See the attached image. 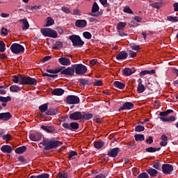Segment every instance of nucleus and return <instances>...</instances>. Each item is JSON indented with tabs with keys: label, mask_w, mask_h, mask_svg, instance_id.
<instances>
[{
	"label": "nucleus",
	"mask_w": 178,
	"mask_h": 178,
	"mask_svg": "<svg viewBox=\"0 0 178 178\" xmlns=\"http://www.w3.org/2000/svg\"><path fill=\"white\" fill-rule=\"evenodd\" d=\"M169 114H168V112L167 111H163V112H160L159 113V116L161 117H165V118H168V115Z\"/></svg>",
	"instance_id": "e2e57ef3"
},
{
	"label": "nucleus",
	"mask_w": 178,
	"mask_h": 178,
	"mask_svg": "<svg viewBox=\"0 0 178 178\" xmlns=\"http://www.w3.org/2000/svg\"><path fill=\"white\" fill-rule=\"evenodd\" d=\"M55 24V21L51 17H47V24L44 26L45 27H50V26H53Z\"/></svg>",
	"instance_id": "7c9ffc66"
},
{
	"label": "nucleus",
	"mask_w": 178,
	"mask_h": 178,
	"mask_svg": "<svg viewBox=\"0 0 178 178\" xmlns=\"http://www.w3.org/2000/svg\"><path fill=\"white\" fill-rule=\"evenodd\" d=\"M29 138L32 141H38L41 140V135L40 134H32L29 136Z\"/></svg>",
	"instance_id": "aec40b11"
},
{
	"label": "nucleus",
	"mask_w": 178,
	"mask_h": 178,
	"mask_svg": "<svg viewBox=\"0 0 178 178\" xmlns=\"http://www.w3.org/2000/svg\"><path fill=\"white\" fill-rule=\"evenodd\" d=\"M144 130H145V128L144 127V126L141 125L137 126L135 128V131H137L138 133H140V131H144Z\"/></svg>",
	"instance_id": "09e8293b"
},
{
	"label": "nucleus",
	"mask_w": 178,
	"mask_h": 178,
	"mask_svg": "<svg viewBox=\"0 0 178 178\" xmlns=\"http://www.w3.org/2000/svg\"><path fill=\"white\" fill-rule=\"evenodd\" d=\"M75 26L76 27H79V28H84L86 26H87V21L84 19H78L75 22Z\"/></svg>",
	"instance_id": "2eb2a0df"
},
{
	"label": "nucleus",
	"mask_w": 178,
	"mask_h": 178,
	"mask_svg": "<svg viewBox=\"0 0 178 178\" xmlns=\"http://www.w3.org/2000/svg\"><path fill=\"white\" fill-rule=\"evenodd\" d=\"M134 138L136 141H144L145 140V136L143 134H136Z\"/></svg>",
	"instance_id": "2f4dec72"
},
{
	"label": "nucleus",
	"mask_w": 178,
	"mask_h": 178,
	"mask_svg": "<svg viewBox=\"0 0 178 178\" xmlns=\"http://www.w3.org/2000/svg\"><path fill=\"white\" fill-rule=\"evenodd\" d=\"M54 48H62V42H56L54 44Z\"/></svg>",
	"instance_id": "13d9d810"
},
{
	"label": "nucleus",
	"mask_w": 178,
	"mask_h": 178,
	"mask_svg": "<svg viewBox=\"0 0 178 178\" xmlns=\"http://www.w3.org/2000/svg\"><path fill=\"white\" fill-rule=\"evenodd\" d=\"M167 20L172 22V23H176V22H178V17L169 16L167 17Z\"/></svg>",
	"instance_id": "ea45409f"
},
{
	"label": "nucleus",
	"mask_w": 178,
	"mask_h": 178,
	"mask_svg": "<svg viewBox=\"0 0 178 178\" xmlns=\"http://www.w3.org/2000/svg\"><path fill=\"white\" fill-rule=\"evenodd\" d=\"M58 178H68L69 175H67V172H60L57 175Z\"/></svg>",
	"instance_id": "c03bdc74"
},
{
	"label": "nucleus",
	"mask_w": 178,
	"mask_h": 178,
	"mask_svg": "<svg viewBox=\"0 0 178 178\" xmlns=\"http://www.w3.org/2000/svg\"><path fill=\"white\" fill-rule=\"evenodd\" d=\"M119 152H120V149L119 147H115V148L111 149L108 152L107 155L108 156H111V158H116Z\"/></svg>",
	"instance_id": "9b49d317"
},
{
	"label": "nucleus",
	"mask_w": 178,
	"mask_h": 178,
	"mask_svg": "<svg viewBox=\"0 0 178 178\" xmlns=\"http://www.w3.org/2000/svg\"><path fill=\"white\" fill-rule=\"evenodd\" d=\"M47 72H48V73L60 72L61 74H65L67 76H73V74H74V67L72 65V67H68L63 70H62L61 68H56L55 70H47Z\"/></svg>",
	"instance_id": "f257e3e1"
},
{
	"label": "nucleus",
	"mask_w": 178,
	"mask_h": 178,
	"mask_svg": "<svg viewBox=\"0 0 178 178\" xmlns=\"http://www.w3.org/2000/svg\"><path fill=\"white\" fill-rule=\"evenodd\" d=\"M138 83L137 90L140 94H141V92H144L145 91V87L143 85V79H139L138 80Z\"/></svg>",
	"instance_id": "4468645a"
},
{
	"label": "nucleus",
	"mask_w": 178,
	"mask_h": 178,
	"mask_svg": "<svg viewBox=\"0 0 178 178\" xmlns=\"http://www.w3.org/2000/svg\"><path fill=\"white\" fill-rule=\"evenodd\" d=\"M83 35L84 37V38H86V40H91L92 35H91V33H90V32H83Z\"/></svg>",
	"instance_id": "37998d69"
},
{
	"label": "nucleus",
	"mask_w": 178,
	"mask_h": 178,
	"mask_svg": "<svg viewBox=\"0 0 178 178\" xmlns=\"http://www.w3.org/2000/svg\"><path fill=\"white\" fill-rule=\"evenodd\" d=\"M148 174L147 172H142L138 175V178H148Z\"/></svg>",
	"instance_id": "6e6d98bb"
},
{
	"label": "nucleus",
	"mask_w": 178,
	"mask_h": 178,
	"mask_svg": "<svg viewBox=\"0 0 178 178\" xmlns=\"http://www.w3.org/2000/svg\"><path fill=\"white\" fill-rule=\"evenodd\" d=\"M26 150H27V147L26 146H22V147H17L15 149V153L23 154V152H26Z\"/></svg>",
	"instance_id": "cd10ccee"
},
{
	"label": "nucleus",
	"mask_w": 178,
	"mask_h": 178,
	"mask_svg": "<svg viewBox=\"0 0 178 178\" xmlns=\"http://www.w3.org/2000/svg\"><path fill=\"white\" fill-rule=\"evenodd\" d=\"M23 22V27L22 30H28L29 27H30V25L29 24V22H27V19H22Z\"/></svg>",
	"instance_id": "f704fd0d"
},
{
	"label": "nucleus",
	"mask_w": 178,
	"mask_h": 178,
	"mask_svg": "<svg viewBox=\"0 0 178 178\" xmlns=\"http://www.w3.org/2000/svg\"><path fill=\"white\" fill-rule=\"evenodd\" d=\"M22 90V88L20 86L13 85L10 87V91L11 92H19Z\"/></svg>",
	"instance_id": "393cba45"
},
{
	"label": "nucleus",
	"mask_w": 178,
	"mask_h": 178,
	"mask_svg": "<svg viewBox=\"0 0 178 178\" xmlns=\"http://www.w3.org/2000/svg\"><path fill=\"white\" fill-rule=\"evenodd\" d=\"M76 155H77V152L72 151L69 153L68 158L69 159H73V156H76Z\"/></svg>",
	"instance_id": "603ef678"
},
{
	"label": "nucleus",
	"mask_w": 178,
	"mask_h": 178,
	"mask_svg": "<svg viewBox=\"0 0 178 178\" xmlns=\"http://www.w3.org/2000/svg\"><path fill=\"white\" fill-rule=\"evenodd\" d=\"M29 178H49V175L48 174H42L38 176H31Z\"/></svg>",
	"instance_id": "58836bf2"
},
{
	"label": "nucleus",
	"mask_w": 178,
	"mask_h": 178,
	"mask_svg": "<svg viewBox=\"0 0 178 178\" xmlns=\"http://www.w3.org/2000/svg\"><path fill=\"white\" fill-rule=\"evenodd\" d=\"M70 119L71 120H80V119H83V114L80 111L74 112L70 115Z\"/></svg>",
	"instance_id": "1a4fd4ad"
},
{
	"label": "nucleus",
	"mask_w": 178,
	"mask_h": 178,
	"mask_svg": "<svg viewBox=\"0 0 178 178\" xmlns=\"http://www.w3.org/2000/svg\"><path fill=\"white\" fill-rule=\"evenodd\" d=\"M57 111L55 109H49L47 111V115H56Z\"/></svg>",
	"instance_id": "864d4df0"
},
{
	"label": "nucleus",
	"mask_w": 178,
	"mask_h": 178,
	"mask_svg": "<svg viewBox=\"0 0 178 178\" xmlns=\"http://www.w3.org/2000/svg\"><path fill=\"white\" fill-rule=\"evenodd\" d=\"M151 8H154V9H161L162 6H163V2L162 1L159 2H153L149 4Z\"/></svg>",
	"instance_id": "f3484780"
},
{
	"label": "nucleus",
	"mask_w": 178,
	"mask_h": 178,
	"mask_svg": "<svg viewBox=\"0 0 178 178\" xmlns=\"http://www.w3.org/2000/svg\"><path fill=\"white\" fill-rule=\"evenodd\" d=\"M115 87H116L117 88H119L120 90H123V88H124L125 86L124 83L115 81L113 83Z\"/></svg>",
	"instance_id": "bb28decb"
},
{
	"label": "nucleus",
	"mask_w": 178,
	"mask_h": 178,
	"mask_svg": "<svg viewBox=\"0 0 178 178\" xmlns=\"http://www.w3.org/2000/svg\"><path fill=\"white\" fill-rule=\"evenodd\" d=\"M124 74H125V76H131V74H133V72L130 68H125L124 70Z\"/></svg>",
	"instance_id": "a19ab883"
},
{
	"label": "nucleus",
	"mask_w": 178,
	"mask_h": 178,
	"mask_svg": "<svg viewBox=\"0 0 178 178\" xmlns=\"http://www.w3.org/2000/svg\"><path fill=\"white\" fill-rule=\"evenodd\" d=\"M12 118L10 113H0V120H9Z\"/></svg>",
	"instance_id": "a211bd4d"
},
{
	"label": "nucleus",
	"mask_w": 178,
	"mask_h": 178,
	"mask_svg": "<svg viewBox=\"0 0 178 178\" xmlns=\"http://www.w3.org/2000/svg\"><path fill=\"white\" fill-rule=\"evenodd\" d=\"M2 138L4 141H10L12 140V136H10V134H6L3 136Z\"/></svg>",
	"instance_id": "49530a36"
},
{
	"label": "nucleus",
	"mask_w": 178,
	"mask_h": 178,
	"mask_svg": "<svg viewBox=\"0 0 178 178\" xmlns=\"http://www.w3.org/2000/svg\"><path fill=\"white\" fill-rule=\"evenodd\" d=\"M60 145H62V142L59 140L50 141L44 147V149H52L54 148H56V147H59Z\"/></svg>",
	"instance_id": "6e6552de"
},
{
	"label": "nucleus",
	"mask_w": 178,
	"mask_h": 178,
	"mask_svg": "<svg viewBox=\"0 0 178 178\" xmlns=\"http://www.w3.org/2000/svg\"><path fill=\"white\" fill-rule=\"evenodd\" d=\"M99 10V6H98V4L97 3H94L92 8V13H97Z\"/></svg>",
	"instance_id": "c9c22d12"
},
{
	"label": "nucleus",
	"mask_w": 178,
	"mask_h": 178,
	"mask_svg": "<svg viewBox=\"0 0 178 178\" xmlns=\"http://www.w3.org/2000/svg\"><path fill=\"white\" fill-rule=\"evenodd\" d=\"M39 109L40 112H46V111L48 109V105L47 104H42L39 106Z\"/></svg>",
	"instance_id": "79ce46f5"
},
{
	"label": "nucleus",
	"mask_w": 178,
	"mask_h": 178,
	"mask_svg": "<svg viewBox=\"0 0 178 178\" xmlns=\"http://www.w3.org/2000/svg\"><path fill=\"white\" fill-rule=\"evenodd\" d=\"M1 149L4 154H10L12 152V147L10 145H5L1 147Z\"/></svg>",
	"instance_id": "6ab92c4d"
},
{
	"label": "nucleus",
	"mask_w": 178,
	"mask_h": 178,
	"mask_svg": "<svg viewBox=\"0 0 178 178\" xmlns=\"http://www.w3.org/2000/svg\"><path fill=\"white\" fill-rule=\"evenodd\" d=\"M104 143L102 141H97L94 143L95 148H97V149H99L104 147Z\"/></svg>",
	"instance_id": "473e14b6"
},
{
	"label": "nucleus",
	"mask_w": 178,
	"mask_h": 178,
	"mask_svg": "<svg viewBox=\"0 0 178 178\" xmlns=\"http://www.w3.org/2000/svg\"><path fill=\"white\" fill-rule=\"evenodd\" d=\"M10 49L13 54H17L24 51V47L22 46V44L14 43L11 45Z\"/></svg>",
	"instance_id": "423d86ee"
},
{
	"label": "nucleus",
	"mask_w": 178,
	"mask_h": 178,
	"mask_svg": "<svg viewBox=\"0 0 178 178\" xmlns=\"http://www.w3.org/2000/svg\"><path fill=\"white\" fill-rule=\"evenodd\" d=\"M67 104L76 105L80 104V98L76 95H69L66 98Z\"/></svg>",
	"instance_id": "0eeeda50"
},
{
	"label": "nucleus",
	"mask_w": 178,
	"mask_h": 178,
	"mask_svg": "<svg viewBox=\"0 0 178 178\" xmlns=\"http://www.w3.org/2000/svg\"><path fill=\"white\" fill-rule=\"evenodd\" d=\"M147 172L148 175H149V176H152L153 177H154L155 176H156V175H158V171L154 168H150L149 170H147Z\"/></svg>",
	"instance_id": "c85d7f7f"
},
{
	"label": "nucleus",
	"mask_w": 178,
	"mask_h": 178,
	"mask_svg": "<svg viewBox=\"0 0 178 178\" xmlns=\"http://www.w3.org/2000/svg\"><path fill=\"white\" fill-rule=\"evenodd\" d=\"M64 93H65V90L62 88H56L52 91L53 95L60 96V95H63Z\"/></svg>",
	"instance_id": "4be33fe9"
},
{
	"label": "nucleus",
	"mask_w": 178,
	"mask_h": 178,
	"mask_svg": "<svg viewBox=\"0 0 178 178\" xmlns=\"http://www.w3.org/2000/svg\"><path fill=\"white\" fill-rule=\"evenodd\" d=\"M6 49V46L5 43L2 41H0V52H5Z\"/></svg>",
	"instance_id": "a18cd8bd"
},
{
	"label": "nucleus",
	"mask_w": 178,
	"mask_h": 178,
	"mask_svg": "<svg viewBox=\"0 0 178 178\" xmlns=\"http://www.w3.org/2000/svg\"><path fill=\"white\" fill-rule=\"evenodd\" d=\"M159 119L162 122H175V120H176V118H175V116L161 117V118H159Z\"/></svg>",
	"instance_id": "5701e85b"
},
{
	"label": "nucleus",
	"mask_w": 178,
	"mask_h": 178,
	"mask_svg": "<svg viewBox=\"0 0 178 178\" xmlns=\"http://www.w3.org/2000/svg\"><path fill=\"white\" fill-rule=\"evenodd\" d=\"M61 10H63L64 13H70V9H69V8L62 7Z\"/></svg>",
	"instance_id": "680f3d73"
},
{
	"label": "nucleus",
	"mask_w": 178,
	"mask_h": 178,
	"mask_svg": "<svg viewBox=\"0 0 178 178\" xmlns=\"http://www.w3.org/2000/svg\"><path fill=\"white\" fill-rule=\"evenodd\" d=\"M131 49H134V51H138V49H140V46L137 44H132L131 45Z\"/></svg>",
	"instance_id": "4d7b16f0"
},
{
	"label": "nucleus",
	"mask_w": 178,
	"mask_h": 178,
	"mask_svg": "<svg viewBox=\"0 0 178 178\" xmlns=\"http://www.w3.org/2000/svg\"><path fill=\"white\" fill-rule=\"evenodd\" d=\"M126 22H120L117 25V30H124V28L126 27Z\"/></svg>",
	"instance_id": "72a5a7b5"
},
{
	"label": "nucleus",
	"mask_w": 178,
	"mask_h": 178,
	"mask_svg": "<svg viewBox=\"0 0 178 178\" xmlns=\"http://www.w3.org/2000/svg\"><path fill=\"white\" fill-rule=\"evenodd\" d=\"M63 127L65 128V129H67V130H72V128H70V124L69 125V123H64L63 124Z\"/></svg>",
	"instance_id": "69168bd1"
},
{
	"label": "nucleus",
	"mask_w": 178,
	"mask_h": 178,
	"mask_svg": "<svg viewBox=\"0 0 178 178\" xmlns=\"http://www.w3.org/2000/svg\"><path fill=\"white\" fill-rule=\"evenodd\" d=\"M161 139L162 141L160 142V145L161 147H166L168 145V136L163 134L161 136Z\"/></svg>",
	"instance_id": "412c9836"
},
{
	"label": "nucleus",
	"mask_w": 178,
	"mask_h": 178,
	"mask_svg": "<svg viewBox=\"0 0 178 178\" xmlns=\"http://www.w3.org/2000/svg\"><path fill=\"white\" fill-rule=\"evenodd\" d=\"M73 15H77V16H80L81 12L79 11V9H74V10H73Z\"/></svg>",
	"instance_id": "774afa93"
},
{
	"label": "nucleus",
	"mask_w": 178,
	"mask_h": 178,
	"mask_svg": "<svg viewBox=\"0 0 178 178\" xmlns=\"http://www.w3.org/2000/svg\"><path fill=\"white\" fill-rule=\"evenodd\" d=\"M153 168H154V169H156L157 170H159V169H161V164L159 163V162L156 161L153 164Z\"/></svg>",
	"instance_id": "3c124183"
},
{
	"label": "nucleus",
	"mask_w": 178,
	"mask_h": 178,
	"mask_svg": "<svg viewBox=\"0 0 178 178\" xmlns=\"http://www.w3.org/2000/svg\"><path fill=\"white\" fill-rule=\"evenodd\" d=\"M40 33L44 37H49L50 38H58V33L56 31L51 28H44L40 30Z\"/></svg>",
	"instance_id": "f03ea898"
},
{
	"label": "nucleus",
	"mask_w": 178,
	"mask_h": 178,
	"mask_svg": "<svg viewBox=\"0 0 178 178\" xmlns=\"http://www.w3.org/2000/svg\"><path fill=\"white\" fill-rule=\"evenodd\" d=\"M28 9H29V10H40V6H29L28 7Z\"/></svg>",
	"instance_id": "5fc2aeb1"
},
{
	"label": "nucleus",
	"mask_w": 178,
	"mask_h": 178,
	"mask_svg": "<svg viewBox=\"0 0 178 178\" xmlns=\"http://www.w3.org/2000/svg\"><path fill=\"white\" fill-rule=\"evenodd\" d=\"M69 40L72 41L74 47H82L84 45V41L81 40L80 36L77 35H72L69 37Z\"/></svg>",
	"instance_id": "7ed1b4c3"
},
{
	"label": "nucleus",
	"mask_w": 178,
	"mask_h": 178,
	"mask_svg": "<svg viewBox=\"0 0 178 178\" xmlns=\"http://www.w3.org/2000/svg\"><path fill=\"white\" fill-rule=\"evenodd\" d=\"M92 114H85L82 115V119H85L86 120H90V119H92Z\"/></svg>",
	"instance_id": "8fccbe9b"
},
{
	"label": "nucleus",
	"mask_w": 178,
	"mask_h": 178,
	"mask_svg": "<svg viewBox=\"0 0 178 178\" xmlns=\"http://www.w3.org/2000/svg\"><path fill=\"white\" fill-rule=\"evenodd\" d=\"M41 129L44 131H46V133H54L55 131V127L54 126L42 125Z\"/></svg>",
	"instance_id": "dca6fc26"
},
{
	"label": "nucleus",
	"mask_w": 178,
	"mask_h": 178,
	"mask_svg": "<svg viewBox=\"0 0 178 178\" xmlns=\"http://www.w3.org/2000/svg\"><path fill=\"white\" fill-rule=\"evenodd\" d=\"M145 74H149V70H144L140 73V76H141L142 77L143 76H145Z\"/></svg>",
	"instance_id": "0e129e2a"
},
{
	"label": "nucleus",
	"mask_w": 178,
	"mask_h": 178,
	"mask_svg": "<svg viewBox=\"0 0 178 178\" xmlns=\"http://www.w3.org/2000/svg\"><path fill=\"white\" fill-rule=\"evenodd\" d=\"M123 12H124V13H129L130 15H133V10H131L129 6L124 7Z\"/></svg>",
	"instance_id": "de8ad7c7"
},
{
	"label": "nucleus",
	"mask_w": 178,
	"mask_h": 178,
	"mask_svg": "<svg viewBox=\"0 0 178 178\" xmlns=\"http://www.w3.org/2000/svg\"><path fill=\"white\" fill-rule=\"evenodd\" d=\"M22 84L28 86H37V79L30 76H24L22 79Z\"/></svg>",
	"instance_id": "39448f33"
},
{
	"label": "nucleus",
	"mask_w": 178,
	"mask_h": 178,
	"mask_svg": "<svg viewBox=\"0 0 178 178\" xmlns=\"http://www.w3.org/2000/svg\"><path fill=\"white\" fill-rule=\"evenodd\" d=\"M133 108H134V105L133 104V103L131 102H126L123 104V106L119 108V112H120V111H124V109H133Z\"/></svg>",
	"instance_id": "ddd939ff"
},
{
	"label": "nucleus",
	"mask_w": 178,
	"mask_h": 178,
	"mask_svg": "<svg viewBox=\"0 0 178 178\" xmlns=\"http://www.w3.org/2000/svg\"><path fill=\"white\" fill-rule=\"evenodd\" d=\"M12 81H13V83H17L19 81L21 83V84H22L23 83V76H14L12 79Z\"/></svg>",
	"instance_id": "a878e982"
},
{
	"label": "nucleus",
	"mask_w": 178,
	"mask_h": 178,
	"mask_svg": "<svg viewBox=\"0 0 178 178\" xmlns=\"http://www.w3.org/2000/svg\"><path fill=\"white\" fill-rule=\"evenodd\" d=\"M163 173L165 175H169L171 172H173V165L170 164H163L162 166Z\"/></svg>",
	"instance_id": "9d476101"
},
{
	"label": "nucleus",
	"mask_w": 178,
	"mask_h": 178,
	"mask_svg": "<svg viewBox=\"0 0 178 178\" xmlns=\"http://www.w3.org/2000/svg\"><path fill=\"white\" fill-rule=\"evenodd\" d=\"M74 70L76 74H85L87 73V67L83 64L73 65Z\"/></svg>",
	"instance_id": "20e7f679"
},
{
	"label": "nucleus",
	"mask_w": 178,
	"mask_h": 178,
	"mask_svg": "<svg viewBox=\"0 0 178 178\" xmlns=\"http://www.w3.org/2000/svg\"><path fill=\"white\" fill-rule=\"evenodd\" d=\"M94 84H95V86H102V81H101V80H97V81H95L94 82Z\"/></svg>",
	"instance_id": "338daca9"
},
{
	"label": "nucleus",
	"mask_w": 178,
	"mask_h": 178,
	"mask_svg": "<svg viewBox=\"0 0 178 178\" xmlns=\"http://www.w3.org/2000/svg\"><path fill=\"white\" fill-rule=\"evenodd\" d=\"M79 83H81V84H83V86H86L88 84L89 82L87 79H79Z\"/></svg>",
	"instance_id": "bf43d9fd"
},
{
	"label": "nucleus",
	"mask_w": 178,
	"mask_h": 178,
	"mask_svg": "<svg viewBox=\"0 0 178 178\" xmlns=\"http://www.w3.org/2000/svg\"><path fill=\"white\" fill-rule=\"evenodd\" d=\"M58 62L63 66H70V65H72V62H70V59L65 57L60 58L58 59Z\"/></svg>",
	"instance_id": "f8f14e48"
},
{
	"label": "nucleus",
	"mask_w": 178,
	"mask_h": 178,
	"mask_svg": "<svg viewBox=\"0 0 178 178\" xmlns=\"http://www.w3.org/2000/svg\"><path fill=\"white\" fill-rule=\"evenodd\" d=\"M12 98L10 96H8L6 97H0V102H9V101H11Z\"/></svg>",
	"instance_id": "e433bc0d"
},
{
	"label": "nucleus",
	"mask_w": 178,
	"mask_h": 178,
	"mask_svg": "<svg viewBox=\"0 0 178 178\" xmlns=\"http://www.w3.org/2000/svg\"><path fill=\"white\" fill-rule=\"evenodd\" d=\"M156 151H161V147H149L146 148V152H156Z\"/></svg>",
	"instance_id": "c756f323"
},
{
	"label": "nucleus",
	"mask_w": 178,
	"mask_h": 178,
	"mask_svg": "<svg viewBox=\"0 0 178 178\" xmlns=\"http://www.w3.org/2000/svg\"><path fill=\"white\" fill-rule=\"evenodd\" d=\"M127 58V52L126 51H121L120 54L116 55V59H126Z\"/></svg>",
	"instance_id": "b1692460"
},
{
	"label": "nucleus",
	"mask_w": 178,
	"mask_h": 178,
	"mask_svg": "<svg viewBox=\"0 0 178 178\" xmlns=\"http://www.w3.org/2000/svg\"><path fill=\"white\" fill-rule=\"evenodd\" d=\"M70 124L71 130H77L79 129V124L77 122H72Z\"/></svg>",
	"instance_id": "4c0bfd02"
},
{
	"label": "nucleus",
	"mask_w": 178,
	"mask_h": 178,
	"mask_svg": "<svg viewBox=\"0 0 178 178\" xmlns=\"http://www.w3.org/2000/svg\"><path fill=\"white\" fill-rule=\"evenodd\" d=\"M8 33H9V31H8L7 29H5V28L1 29V34H3V35H8Z\"/></svg>",
	"instance_id": "052dcab7"
}]
</instances>
